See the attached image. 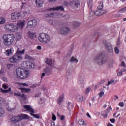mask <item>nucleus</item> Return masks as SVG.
<instances>
[{
    "label": "nucleus",
    "instance_id": "1",
    "mask_svg": "<svg viewBox=\"0 0 126 126\" xmlns=\"http://www.w3.org/2000/svg\"><path fill=\"white\" fill-rule=\"evenodd\" d=\"M25 53V49H23L21 51V49L17 48L15 54L9 59L10 63H17V62H19V61L22 60L23 57L21 55H24Z\"/></svg>",
    "mask_w": 126,
    "mask_h": 126
},
{
    "label": "nucleus",
    "instance_id": "2",
    "mask_svg": "<svg viewBox=\"0 0 126 126\" xmlns=\"http://www.w3.org/2000/svg\"><path fill=\"white\" fill-rule=\"evenodd\" d=\"M3 42L6 46H11L14 43L15 37L12 34H5L2 37Z\"/></svg>",
    "mask_w": 126,
    "mask_h": 126
},
{
    "label": "nucleus",
    "instance_id": "3",
    "mask_svg": "<svg viewBox=\"0 0 126 126\" xmlns=\"http://www.w3.org/2000/svg\"><path fill=\"white\" fill-rule=\"evenodd\" d=\"M94 61L99 65H102V64L107 63V58L104 53H101L99 55L94 58Z\"/></svg>",
    "mask_w": 126,
    "mask_h": 126
},
{
    "label": "nucleus",
    "instance_id": "4",
    "mask_svg": "<svg viewBox=\"0 0 126 126\" xmlns=\"http://www.w3.org/2000/svg\"><path fill=\"white\" fill-rule=\"evenodd\" d=\"M16 72L17 77L21 79L27 78L29 76V72L22 68H17Z\"/></svg>",
    "mask_w": 126,
    "mask_h": 126
},
{
    "label": "nucleus",
    "instance_id": "5",
    "mask_svg": "<svg viewBox=\"0 0 126 126\" xmlns=\"http://www.w3.org/2000/svg\"><path fill=\"white\" fill-rule=\"evenodd\" d=\"M38 41L42 44H49L50 41H51V37L50 35L45 33H41L39 34Z\"/></svg>",
    "mask_w": 126,
    "mask_h": 126
},
{
    "label": "nucleus",
    "instance_id": "6",
    "mask_svg": "<svg viewBox=\"0 0 126 126\" xmlns=\"http://www.w3.org/2000/svg\"><path fill=\"white\" fill-rule=\"evenodd\" d=\"M4 29L7 32H16L18 30V27L12 23L5 25Z\"/></svg>",
    "mask_w": 126,
    "mask_h": 126
},
{
    "label": "nucleus",
    "instance_id": "7",
    "mask_svg": "<svg viewBox=\"0 0 126 126\" xmlns=\"http://www.w3.org/2000/svg\"><path fill=\"white\" fill-rule=\"evenodd\" d=\"M103 45L107 50L108 52H109V53H113V48L112 47V45H111L110 43L108 42L106 40H104Z\"/></svg>",
    "mask_w": 126,
    "mask_h": 126
},
{
    "label": "nucleus",
    "instance_id": "8",
    "mask_svg": "<svg viewBox=\"0 0 126 126\" xmlns=\"http://www.w3.org/2000/svg\"><path fill=\"white\" fill-rule=\"evenodd\" d=\"M61 33L62 35H67L70 33V29L67 27H63L61 28Z\"/></svg>",
    "mask_w": 126,
    "mask_h": 126
},
{
    "label": "nucleus",
    "instance_id": "9",
    "mask_svg": "<svg viewBox=\"0 0 126 126\" xmlns=\"http://www.w3.org/2000/svg\"><path fill=\"white\" fill-rule=\"evenodd\" d=\"M49 11H59V10H62V11L64 10V8L63 6H59L56 7L50 8L47 9Z\"/></svg>",
    "mask_w": 126,
    "mask_h": 126
},
{
    "label": "nucleus",
    "instance_id": "10",
    "mask_svg": "<svg viewBox=\"0 0 126 126\" xmlns=\"http://www.w3.org/2000/svg\"><path fill=\"white\" fill-rule=\"evenodd\" d=\"M11 16L12 20H16L19 19V17H20V13L18 12L13 13L11 14Z\"/></svg>",
    "mask_w": 126,
    "mask_h": 126
},
{
    "label": "nucleus",
    "instance_id": "11",
    "mask_svg": "<svg viewBox=\"0 0 126 126\" xmlns=\"http://www.w3.org/2000/svg\"><path fill=\"white\" fill-rule=\"evenodd\" d=\"M63 99H64V95L62 94L59 96L57 100V103L60 106H63Z\"/></svg>",
    "mask_w": 126,
    "mask_h": 126
},
{
    "label": "nucleus",
    "instance_id": "12",
    "mask_svg": "<svg viewBox=\"0 0 126 126\" xmlns=\"http://www.w3.org/2000/svg\"><path fill=\"white\" fill-rule=\"evenodd\" d=\"M35 3L37 7H41L44 4V0H36Z\"/></svg>",
    "mask_w": 126,
    "mask_h": 126
},
{
    "label": "nucleus",
    "instance_id": "13",
    "mask_svg": "<svg viewBox=\"0 0 126 126\" xmlns=\"http://www.w3.org/2000/svg\"><path fill=\"white\" fill-rule=\"evenodd\" d=\"M70 5L76 9V8H78V6L80 5V4L79 3H76L73 1L70 2Z\"/></svg>",
    "mask_w": 126,
    "mask_h": 126
},
{
    "label": "nucleus",
    "instance_id": "14",
    "mask_svg": "<svg viewBox=\"0 0 126 126\" xmlns=\"http://www.w3.org/2000/svg\"><path fill=\"white\" fill-rule=\"evenodd\" d=\"M35 25H37V21L35 19L30 20L28 22V26H35Z\"/></svg>",
    "mask_w": 126,
    "mask_h": 126
},
{
    "label": "nucleus",
    "instance_id": "15",
    "mask_svg": "<svg viewBox=\"0 0 126 126\" xmlns=\"http://www.w3.org/2000/svg\"><path fill=\"white\" fill-rule=\"evenodd\" d=\"M24 108L26 109V110L28 111V112H30L31 113H34L35 111L33 109H32V107H31V106L30 105H24Z\"/></svg>",
    "mask_w": 126,
    "mask_h": 126
},
{
    "label": "nucleus",
    "instance_id": "16",
    "mask_svg": "<svg viewBox=\"0 0 126 126\" xmlns=\"http://www.w3.org/2000/svg\"><path fill=\"white\" fill-rule=\"evenodd\" d=\"M94 12L95 15L96 16H100L105 12V11L103 10H100L99 9H97Z\"/></svg>",
    "mask_w": 126,
    "mask_h": 126
},
{
    "label": "nucleus",
    "instance_id": "17",
    "mask_svg": "<svg viewBox=\"0 0 126 126\" xmlns=\"http://www.w3.org/2000/svg\"><path fill=\"white\" fill-rule=\"evenodd\" d=\"M22 64L25 68H29V64H31V62L28 61H25L23 62Z\"/></svg>",
    "mask_w": 126,
    "mask_h": 126
},
{
    "label": "nucleus",
    "instance_id": "18",
    "mask_svg": "<svg viewBox=\"0 0 126 126\" xmlns=\"http://www.w3.org/2000/svg\"><path fill=\"white\" fill-rule=\"evenodd\" d=\"M78 80L79 84H82L83 83H84V81H85V77L84 76H80Z\"/></svg>",
    "mask_w": 126,
    "mask_h": 126
},
{
    "label": "nucleus",
    "instance_id": "19",
    "mask_svg": "<svg viewBox=\"0 0 126 126\" xmlns=\"http://www.w3.org/2000/svg\"><path fill=\"white\" fill-rule=\"evenodd\" d=\"M25 25V21H19L18 23H17V26L19 27V28H21V29H22L23 28L24 26Z\"/></svg>",
    "mask_w": 126,
    "mask_h": 126
},
{
    "label": "nucleus",
    "instance_id": "20",
    "mask_svg": "<svg viewBox=\"0 0 126 126\" xmlns=\"http://www.w3.org/2000/svg\"><path fill=\"white\" fill-rule=\"evenodd\" d=\"M44 72L47 75H50L52 73V68L47 67L44 69Z\"/></svg>",
    "mask_w": 126,
    "mask_h": 126
},
{
    "label": "nucleus",
    "instance_id": "21",
    "mask_svg": "<svg viewBox=\"0 0 126 126\" xmlns=\"http://www.w3.org/2000/svg\"><path fill=\"white\" fill-rule=\"evenodd\" d=\"M13 52V49L10 48V49L6 50L5 52V54L7 56H11V55H12Z\"/></svg>",
    "mask_w": 126,
    "mask_h": 126
},
{
    "label": "nucleus",
    "instance_id": "22",
    "mask_svg": "<svg viewBox=\"0 0 126 126\" xmlns=\"http://www.w3.org/2000/svg\"><path fill=\"white\" fill-rule=\"evenodd\" d=\"M45 63L46 64H48V65H50V66H52V65L53 64V61L48 58L46 59Z\"/></svg>",
    "mask_w": 126,
    "mask_h": 126
},
{
    "label": "nucleus",
    "instance_id": "23",
    "mask_svg": "<svg viewBox=\"0 0 126 126\" xmlns=\"http://www.w3.org/2000/svg\"><path fill=\"white\" fill-rule=\"evenodd\" d=\"M76 99L78 102H82L83 101V96L78 94L76 96Z\"/></svg>",
    "mask_w": 126,
    "mask_h": 126
},
{
    "label": "nucleus",
    "instance_id": "24",
    "mask_svg": "<svg viewBox=\"0 0 126 126\" xmlns=\"http://www.w3.org/2000/svg\"><path fill=\"white\" fill-rule=\"evenodd\" d=\"M29 37L30 39H33V38H36V34L34 32H29L28 33Z\"/></svg>",
    "mask_w": 126,
    "mask_h": 126
},
{
    "label": "nucleus",
    "instance_id": "25",
    "mask_svg": "<svg viewBox=\"0 0 126 126\" xmlns=\"http://www.w3.org/2000/svg\"><path fill=\"white\" fill-rule=\"evenodd\" d=\"M20 100L21 101H23L24 100H26V99H27V95H26L25 94H21V95L20 96Z\"/></svg>",
    "mask_w": 126,
    "mask_h": 126
},
{
    "label": "nucleus",
    "instance_id": "26",
    "mask_svg": "<svg viewBox=\"0 0 126 126\" xmlns=\"http://www.w3.org/2000/svg\"><path fill=\"white\" fill-rule=\"evenodd\" d=\"M30 115L33 117V118H35V119H40V114H34V113H31Z\"/></svg>",
    "mask_w": 126,
    "mask_h": 126
},
{
    "label": "nucleus",
    "instance_id": "27",
    "mask_svg": "<svg viewBox=\"0 0 126 126\" xmlns=\"http://www.w3.org/2000/svg\"><path fill=\"white\" fill-rule=\"evenodd\" d=\"M5 76V70L4 68H1L0 70V76Z\"/></svg>",
    "mask_w": 126,
    "mask_h": 126
},
{
    "label": "nucleus",
    "instance_id": "28",
    "mask_svg": "<svg viewBox=\"0 0 126 126\" xmlns=\"http://www.w3.org/2000/svg\"><path fill=\"white\" fill-rule=\"evenodd\" d=\"M104 7V4L103 2H100L97 6V9H100V10H103V8Z\"/></svg>",
    "mask_w": 126,
    "mask_h": 126
},
{
    "label": "nucleus",
    "instance_id": "29",
    "mask_svg": "<svg viewBox=\"0 0 126 126\" xmlns=\"http://www.w3.org/2000/svg\"><path fill=\"white\" fill-rule=\"evenodd\" d=\"M95 15H96L95 14V12L94 11H91L90 12V17H91V18L94 19V18H95Z\"/></svg>",
    "mask_w": 126,
    "mask_h": 126
},
{
    "label": "nucleus",
    "instance_id": "30",
    "mask_svg": "<svg viewBox=\"0 0 126 126\" xmlns=\"http://www.w3.org/2000/svg\"><path fill=\"white\" fill-rule=\"evenodd\" d=\"M11 91V88H9L8 90H3L1 88V92L2 93H9Z\"/></svg>",
    "mask_w": 126,
    "mask_h": 126
},
{
    "label": "nucleus",
    "instance_id": "31",
    "mask_svg": "<svg viewBox=\"0 0 126 126\" xmlns=\"http://www.w3.org/2000/svg\"><path fill=\"white\" fill-rule=\"evenodd\" d=\"M69 62L70 63H74V62H76V63H78V60L74 58V57L72 56L70 59Z\"/></svg>",
    "mask_w": 126,
    "mask_h": 126
},
{
    "label": "nucleus",
    "instance_id": "32",
    "mask_svg": "<svg viewBox=\"0 0 126 126\" xmlns=\"http://www.w3.org/2000/svg\"><path fill=\"white\" fill-rule=\"evenodd\" d=\"M5 104V100L3 98L0 97V106H3Z\"/></svg>",
    "mask_w": 126,
    "mask_h": 126
},
{
    "label": "nucleus",
    "instance_id": "33",
    "mask_svg": "<svg viewBox=\"0 0 126 126\" xmlns=\"http://www.w3.org/2000/svg\"><path fill=\"white\" fill-rule=\"evenodd\" d=\"M79 124L80 126H86V123L84 122L83 119H80L79 121Z\"/></svg>",
    "mask_w": 126,
    "mask_h": 126
},
{
    "label": "nucleus",
    "instance_id": "34",
    "mask_svg": "<svg viewBox=\"0 0 126 126\" xmlns=\"http://www.w3.org/2000/svg\"><path fill=\"white\" fill-rule=\"evenodd\" d=\"M15 118L17 123V122H19V121H22V117H21V115L15 117Z\"/></svg>",
    "mask_w": 126,
    "mask_h": 126
},
{
    "label": "nucleus",
    "instance_id": "35",
    "mask_svg": "<svg viewBox=\"0 0 126 126\" xmlns=\"http://www.w3.org/2000/svg\"><path fill=\"white\" fill-rule=\"evenodd\" d=\"M22 89V91L24 92H26L27 93H28L30 91H31V90L30 89H26L25 88H21Z\"/></svg>",
    "mask_w": 126,
    "mask_h": 126
},
{
    "label": "nucleus",
    "instance_id": "36",
    "mask_svg": "<svg viewBox=\"0 0 126 126\" xmlns=\"http://www.w3.org/2000/svg\"><path fill=\"white\" fill-rule=\"evenodd\" d=\"M21 117H22V120H23L24 119H29V117H28V115L26 114H21Z\"/></svg>",
    "mask_w": 126,
    "mask_h": 126
},
{
    "label": "nucleus",
    "instance_id": "37",
    "mask_svg": "<svg viewBox=\"0 0 126 126\" xmlns=\"http://www.w3.org/2000/svg\"><path fill=\"white\" fill-rule=\"evenodd\" d=\"M24 59H25V60H31V59H32V57H31V56H30L28 54H25Z\"/></svg>",
    "mask_w": 126,
    "mask_h": 126
},
{
    "label": "nucleus",
    "instance_id": "38",
    "mask_svg": "<svg viewBox=\"0 0 126 126\" xmlns=\"http://www.w3.org/2000/svg\"><path fill=\"white\" fill-rule=\"evenodd\" d=\"M4 114V110L2 108L0 107V117H2Z\"/></svg>",
    "mask_w": 126,
    "mask_h": 126
},
{
    "label": "nucleus",
    "instance_id": "39",
    "mask_svg": "<svg viewBox=\"0 0 126 126\" xmlns=\"http://www.w3.org/2000/svg\"><path fill=\"white\" fill-rule=\"evenodd\" d=\"M5 23V19L3 18H0V24H4Z\"/></svg>",
    "mask_w": 126,
    "mask_h": 126
},
{
    "label": "nucleus",
    "instance_id": "40",
    "mask_svg": "<svg viewBox=\"0 0 126 126\" xmlns=\"http://www.w3.org/2000/svg\"><path fill=\"white\" fill-rule=\"evenodd\" d=\"M16 36L18 41H19V40H20V39H21L22 38L21 34H20V33H16Z\"/></svg>",
    "mask_w": 126,
    "mask_h": 126
},
{
    "label": "nucleus",
    "instance_id": "41",
    "mask_svg": "<svg viewBox=\"0 0 126 126\" xmlns=\"http://www.w3.org/2000/svg\"><path fill=\"white\" fill-rule=\"evenodd\" d=\"M0 78L3 81H5V82H7V79L5 76H2L0 77Z\"/></svg>",
    "mask_w": 126,
    "mask_h": 126
},
{
    "label": "nucleus",
    "instance_id": "42",
    "mask_svg": "<svg viewBox=\"0 0 126 126\" xmlns=\"http://www.w3.org/2000/svg\"><path fill=\"white\" fill-rule=\"evenodd\" d=\"M35 67V64L31 63V64H29V68H34Z\"/></svg>",
    "mask_w": 126,
    "mask_h": 126
},
{
    "label": "nucleus",
    "instance_id": "43",
    "mask_svg": "<svg viewBox=\"0 0 126 126\" xmlns=\"http://www.w3.org/2000/svg\"><path fill=\"white\" fill-rule=\"evenodd\" d=\"M10 121L11 122H12V123H17L16 122V119L15 117H12V118L10 119Z\"/></svg>",
    "mask_w": 126,
    "mask_h": 126
},
{
    "label": "nucleus",
    "instance_id": "44",
    "mask_svg": "<svg viewBox=\"0 0 126 126\" xmlns=\"http://www.w3.org/2000/svg\"><path fill=\"white\" fill-rule=\"evenodd\" d=\"M91 89V88H90V87H88L86 89V90H85L86 94H88V93H89V92H90Z\"/></svg>",
    "mask_w": 126,
    "mask_h": 126
},
{
    "label": "nucleus",
    "instance_id": "45",
    "mask_svg": "<svg viewBox=\"0 0 126 126\" xmlns=\"http://www.w3.org/2000/svg\"><path fill=\"white\" fill-rule=\"evenodd\" d=\"M14 95L16 96L17 97H20V96H21V94L20 93H14Z\"/></svg>",
    "mask_w": 126,
    "mask_h": 126
},
{
    "label": "nucleus",
    "instance_id": "46",
    "mask_svg": "<svg viewBox=\"0 0 126 126\" xmlns=\"http://www.w3.org/2000/svg\"><path fill=\"white\" fill-rule=\"evenodd\" d=\"M114 50L116 54H119V53H120V50H119V48L117 47H115Z\"/></svg>",
    "mask_w": 126,
    "mask_h": 126
},
{
    "label": "nucleus",
    "instance_id": "47",
    "mask_svg": "<svg viewBox=\"0 0 126 126\" xmlns=\"http://www.w3.org/2000/svg\"><path fill=\"white\" fill-rule=\"evenodd\" d=\"M92 0H90L89 2H88V6H90V8L92 7Z\"/></svg>",
    "mask_w": 126,
    "mask_h": 126
},
{
    "label": "nucleus",
    "instance_id": "48",
    "mask_svg": "<svg viewBox=\"0 0 126 126\" xmlns=\"http://www.w3.org/2000/svg\"><path fill=\"white\" fill-rule=\"evenodd\" d=\"M114 81L115 80H111V81L108 82V84L106 85V86H109V85H110V84H112V83H114Z\"/></svg>",
    "mask_w": 126,
    "mask_h": 126
},
{
    "label": "nucleus",
    "instance_id": "49",
    "mask_svg": "<svg viewBox=\"0 0 126 126\" xmlns=\"http://www.w3.org/2000/svg\"><path fill=\"white\" fill-rule=\"evenodd\" d=\"M63 5L65 6H68L69 5V3H68V2L67 1H64Z\"/></svg>",
    "mask_w": 126,
    "mask_h": 126
},
{
    "label": "nucleus",
    "instance_id": "50",
    "mask_svg": "<svg viewBox=\"0 0 126 126\" xmlns=\"http://www.w3.org/2000/svg\"><path fill=\"white\" fill-rule=\"evenodd\" d=\"M58 117H59L61 119V121H63V120H64V116L63 115H62L61 116H60V114H58Z\"/></svg>",
    "mask_w": 126,
    "mask_h": 126
},
{
    "label": "nucleus",
    "instance_id": "51",
    "mask_svg": "<svg viewBox=\"0 0 126 126\" xmlns=\"http://www.w3.org/2000/svg\"><path fill=\"white\" fill-rule=\"evenodd\" d=\"M13 66V64H7V67L8 69H9V68L12 67Z\"/></svg>",
    "mask_w": 126,
    "mask_h": 126
},
{
    "label": "nucleus",
    "instance_id": "52",
    "mask_svg": "<svg viewBox=\"0 0 126 126\" xmlns=\"http://www.w3.org/2000/svg\"><path fill=\"white\" fill-rule=\"evenodd\" d=\"M121 65L123 67H126V63L124 62V61L121 62Z\"/></svg>",
    "mask_w": 126,
    "mask_h": 126
},
{
    "label": "nucleus",
    "instance_id": "53",
    "mask_svg": "<svg viewBox=\"0 0 126 126\" xmlns=\"http://www.w3.org/2000/svg\"><path fill=\"white\" fill-rule=\"evenodd\" d=\"M53 121H56L57 120V117H56V115L54 113L52 114V118Z\"/></svg>",
    "mask_w": 126,
    "mask_h": 126
},
{
    "label": "nucleus",
    "instance_id": "54",
    "mask_svg": "<svg viewBox=\"0 0 126 126\" xmlns=\"http://www.w3.org/2000/svg\"><path fill=\"white\" fill-rule=\"evenodd\" d=\"M104 94H105V93H104V92H100L99 95V97L101 98L102 97H103V95H104Z\"/></svg>",
    "mask_w": 126,
    "mask_h": 126
},
{
    "label": "nucleus",
    "instance_id": "55",
    "mask_svg": "<svg viewBox=\"0 0 126 126\" xmlns=\"http://www.w3.org/2000/svg\"><path fill=\"white\" fill-rule=\"evenodd\" d=\"M111 111H112V107L109 106V107L107 109V113H110V112H111Z\"/></svg>",
    "mask_w": 126,
    "mask_h": 126
},
{
    "label": "nucleus",
    "instance_id": "56",
    "mask_svg": "<svg viewBox=\"0 0 126 126\" xmlns=\"http://www.w3.org/2000/svg\"><path fill=\"white\" fill-rule=\"evenodd\" d=\"M111 111H112V107L109 106V107L107 109V113H110V112H111Z\"/></svg>",
    "mask_w": 126,
    "mask_h": 126
},
{
    "label": "nucleus",
    "instance_id": "57",
    "mask_svg": "<svg viewBox=\"0 0 126 126\" xmlns=\"http://www.w3.org/2000/svg\"><path fill=\"white\" fill-rule=\"evenodd\" d=\"M2 87H3V88H4V89H7V88H8L7 86H6V85L5 84H3L2 85Z\"/></svg>",
    "mask_w": 126,
    "mask_h": 126
},
{
    "label": "nucleus",
    "instance_id": "58",
    "mask_svg": "<svg viewBox=\"0 0 126 126\" xmlns=\"http://www.w3.org/2000/svg\"><path fill=\"white\" fill-rule=\"evenodd\" d=\"M74 25H75L77 27H78V26H80V24H79V23H78L77 22H75L74 23Z\"/></svg>",
    "mask_w": 126,
    "mask_h": 126
},
{
    "label": "nucleus",
    "instance_id": "59",
    "mask_svg": "<svg viewBox=\"0 0 126 126\" xmlns=\"http://www.w3.org/2000/svg\"><path fill=\"white\" fill-rule=\"evenodd\" d=\"M110 121L111 123H112V124H114L115 123V119L113 118V119H110Z\"/></svg>",
    "mask_w": 126,
    "mask_h": 126
},
{
    "label": "nucleus",
    "instance_id": "60",
    "mask_svg": "<svg viewBox=\"0 0 126 126\" xmlns=\"http://www.w3.org/2000/svg\"><path fill=\"white\" fill-rule=\"evenodd\" d=\"M119 11H126V7L120 9Z\"/></svg>",
    "mask_w": 126,
    "mask_h": 126
},
{
    "label": "nucleus",
    "instance_id": "61",
    "mask_svg": "<svg viewBox=\"0 0 126 126\" xmlns=\"http://www.w3.org/2000/svg\"><path fill=\"white\" fill-rule=\"evenodd\" d=\"M121 71L122 72H125V71H126V67H125V68H122V69H121Z\"/></svg>",
    "mask_w": 126,
    "mask_h": 126
},
{
    "label": "nucleus",
    "instance_id": "62",
    "mask_svg": "<svg viewBox=\"0 0 126 126\" xmlns=\"http://www.w3.org/2000/svg\"><path fill=\"white\" fill-rule=\"evenodd\" d=\"M67 72H68V73H69V75H70V74H71V73H72V70H68L67 71Z\"/></svg>",
    "mask_w": 126,
    "mask_h": 126
},
{
    "label": "nucleus",
    "instance_id": "63",
    "mask_svg": "<svg viewBox=\"0 0 126 126\" xmlns=\"http://www.w3.org/2000/svg\"><path fill=\"white\" fill-rule=\"evenodd\" d=\"M124 102H120L119 104V105L120 106V107H124Z\"/></svg>",
    "mask_w": 126,
    "mask_h": 126
},
{
    "label": "nucleus",
    "instance_id": "64",
    "mask_svg": "<svg viewBox=\"0 0 126 126\" xmlns=\"http://www.w3.org/2000/svg\"><path fill=\"white\" fill-rule=\"evenodd\" d=\"M51 126H56L54 122H51Z\"/></svg>",
    "mask_w": 126,
    "mask_h": 126
}]
</instances>
